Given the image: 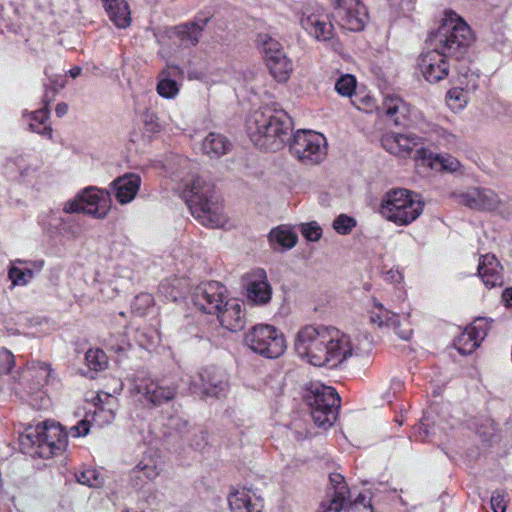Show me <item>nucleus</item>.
I'll return each mask as SVG.
<instances>
[{
  "instance_id": "1",
  "label": "nucleus",
  "mask_w": 512,
  "mask_h": 512,
  "mask_svg": "<svg viewBox=\"0 0 512 512\" xmlns=\"http://www.w3.org/2000/svg\"><path fill=\"white\" fill-rule=\"evenodd\" d=\"M294 349L308 365L332 369L352 356L347 335L333 326L306 325L296 334Z\"/></svg>"
},
{
  "instance_id": "2",
  "label": "nucleus",
  "mask_w": 512,
  "mask_h": 512,
  "mask_svg": "<svg viewBox=\"0 0 512 512\" xmlns=\"http://www.w3.org/2000/svg\"><path fill=\"white\" fill-rule=\"evenodd\" d=\"M473 36L468 25L456 15L446 17L428 38V50L420 56V69L430 83H437L447 77L449 65L446 58L460 48L468 46Z\"/></svg>"
},
{
  "instance_id": "3",
  "label": "nucleus",
  "mask_w": 512,
  "mask_h": 512,
  "mask_svg": "<svg viewBox=\"0 0 512 512\" xmlns=\"http://www.w3.org/2000/svg\"><path fill=\"white\" fill-rule=\"evenodd\" d=\"M182 196L191 214L202 225L220 228L227 223V216L215 196L214 187L206 178L199 175L189 178L184 184Z\"/></svg>"
},
{
  "instance_id": "4",
  "label": "nucleus",
  "mask_w": 512,
  "mask_h": 512,
  "mask_svg": "<svg viewBox=\"0 0 512 512\" xmlns=\"http://www.w3.org/2000/svg\"><path fill=\"white\" fill-rule=\"evenodd\" d=\"M291 130V119L284 112L257 111L247 121L248 136L255 145L260 147H282Z\"/></svg>"
},
{
  "instance_id": "5",
  "label": "nucleus",
  "mask_w": 512,
  "mask_h": 512,
  "mask_svg": "<svg viewBox=\"0 0 512 512\" xmlns=\"http://www.w3.org/2000/svg\"><path fill=\"white\" fill-rule=\"evenodd\" d=\"M20 441L31 455L48 459L65 450L67 436L60 424L44 422L26 429Z\"/></svg>"
},
{
  "instance_id": "6",
  "label": "nucleus",
  "mask_w": 512,
  "mask_h": 512,
  "mask_svg": "<svg viewBox=\"0 0 512 512\" xmlns=\"http://www.w3.org/2000/svg\"><path fill=\"white\" fill-rule=\"evenodd\" d=\"M380 212L385 219L396 225H408L419 217L422 204L408 190L396 189L386 194Z\"/></svg>"
},
{
  "instance_id": "7",
  "label": "nucleus",
  "mask_w": 512,
  "mask_h": 512,
  "mask_svg": "<svg viewBox=\"0 0 512 512\" xmlns=\"http://www.w3.org/2000/svg\"><path fill=\"white\" fill-rule=\"evenodd\" d=\"M247 345L266 358H278L286 348L285 338L275 326L258 324L246 334Z\"/></svg>"
},
{
  "instance_id": "8",
  "label": "nucleus",
  "mask_w": 512,
  "mask_h": 512,
  "mask_svg": "<svg viewBox=\"0 0 512 512\" xmlns=\"http://www.w3.org/2000/svg\"><path fill=\"white\" fill-rule=\"evenodd\" d=\"M310 405L314 422L322 428L333 425L338 416L340 398L336 391L329 386H321L313 392Z\"/></svg>"
},
{
  "instance_id": "9",
  "label": "nucleus",
  "mask_w": 512,
  "mask_h": 512,
  "mask_svg": "<svg viewBox=\"0 0 512 512\" xmlns=\"http://www.w3.org/2000/svg\"><path fill=\"white\" fill-rule=\"evenodd\" d=\"M325 138L317 132L298 130L290 143L291 153L302 162H319L324 155Z\"/></svg>"
},
{
  "instance_id": "10",
  "label": "nucleus",
  "mask_w": 512,
  "mask_h": 512,
  "mask_svg": "<svg viewBox=\"0 0 512 512\" xmlns=\"http://www.w3.org/2000/svg\"><path fill=\"white\" fill-rule=\"evenodd\" d=\"M103 194L93 188L85 189L74 199L69 200L65 206L66 213H86L96 217H103L107 213Z\"/></svg>"
},
{
  "instance_id": "11",
  "label": "nucleus",
  "mask_w": 512,
  "mask_h": 512,
  "mask_svg": "<svg viewBox=\"0 0 512 512\" xmlns=\"http://www.w3.org/2000/svg\"><path fill=\"white\" fill-rule=\"evenodd\" d=\"M265 53L270 74L279 83L289 80L293 71L292 63L272 39L265 42Z\"/></svg>"
},
{
  "instance_id": "12",
  "label": "nucleus",
  "mask_w": 512,
  "mask_h": 512,
  "mask_svg": "<svg viewBox=\"0 0 512 512\" xmlns=\"http://www.w3.org/2000/svg\"><path fill=\"white\" fill-rule=\"evenodd\" d=\"M184 70L176 64H167L157 78L156 91L159 96L165 99H174L180 91L177 79H182Z\"/></svg>"
},
{
  "instance_id": "13",
  "label": "nucleus",
  "mask_w": 512,
  "mask_h": 512,
  "mask_svg": "<svg viewBox=\"0 0 512 512\" xmlns=\"http://www.w3.org/2000/svg\"><path fill=\"white\" fill-rule=\"evenodd\" d=\"M344 25L351 31H360L366 22V9L359 0H337Z\"/></svg>"
},
{
  "instance_id": "14",
  "label": "nucleus",
  "mask_w": 512,
  "mask_h": 512,
  "mask_svg": "<svg viewBox=\"0 0 512 512\" xmlns=\"http://www.w3.org/2000/svg\"><path fill=\"white\" fill-rule=\"evenodd\" d=\"M415 159L419 165L427 166L437 172L454 173L461 168V163L456 158L433 154L425 149H418Z\"/></svg>"
},
{
  "instance_id": "15",
  "label": "nucleus",
  "mask_w": 512,
  "mask_h": 512,
  "mask_svg": "<svg viewBox=\"0 0 512 512\" xmlns=\"http://www.w3.org/2000/svg\"><path fill=\"white\" fill-rule=\"evenodd\" d=\"M195 305L202 311L215 314L222 307L223 292L217 283H209L195 294Z\"/></svg>"
},
{
  "instance_id": "16",
  "label": "nucleus",
  "mask_w": 512,
  "mask_h": 512,
  "mask_svg": "<svg viewBox=\"0 0 512 512\" xmlns=\"http://www.w3.org/2000/svg\"><path fill=\"white\" fill-rule=\"evenodd\" d=\"M461 202L472 209L494 211L502 203L498 194L490 190H474L460 195Z\"/></svg>"
},
{
  "instance_id": "17",
  "label": "nucleus",
  "mask_w": 512,
  "mask_h": 512,
  "mask_svg": "<svg viewBox=\"0 0 512 512\" xmlns=\"http://www.w3.org/2000/svg\"><path fill=\"white\" fill-rule=\"evenodd\" d=\"M502 266L494 254H484L479 259L478 274L489 288L501 286Z\"/></svg>"
},
{
  "instance_id": "18",
  "label": "nucleus",
  "mask_w": 512,
  "mask_h": 512,
  "mask_svg": "<svg viewBox=\"0 0 512 512\" xmlns=\"http://www.w3.org/2000/svg\"><path fill=\"white\" fill-rule=\"evenodd\" d=\"M215 314L220 324L229 331H238L244 327L242 305L237 300L226 301Z\"/></svg>"
},
{
  "instance_id": "19",
  "label": "nucleus",
  "mask_w": 512,
  "mask_h": 512,
  "mask_svg": "<svg viewBox=\"0 0 512 512\" xmlns=\"http://www.w3.org/2000/svg\"><path fill=\"white\" fill-rule=\"evenodd\" d=\"M246 297L248 301L254 305H265L270 302L272 287L266 275H261L258 279L248 283L246 287Z\"/></svg>"
},
{
  "instance_id": "20",
  "label": "nucleus",
  "mask_w": 512,
  "mask_h": 512,
  "mask_svg": "<svg viewBox=\"0 0 512 512\" xmlns=\"http://www.w3.org/2000/svg\"><path fill=\"white\" fill-rule=\"evenodd\" d=\"M139 186L140 177L135 174L119 177L113 182L115 196L122 204L128 203L134 199Z\"/></svg>"
},
{
  "instance_id": "21",
  "label": "nucleus",
  "mask_w": 512,
  "mask_h": 512,
  "mask_svg": "<svg viewBox=\"0 0 512 512\" xmlns=\"http://www.w3.org/2000/svg\"><path fill=\"white\" fill-rule=\"evenodd\" d=\"M228 503L232 512H259L252 503L250 491L246 488L232 490L228 496Z\"/></svg>"
},
{
  "instance_id": "22",
  "label": "nucleus",
  "mask_w": 512,
  "mask_h": 512,
  "mask_svg": "<svg viewBox=\"0 0 512 512\" xmlns=\"http://www.w3.org/2000/svg\"><path fill=\"white\" fill-rule=\"evenodd\" d=\"M417 145L416 141L401 134L390 135L384 139V146L393 154L405 156Z\"/></svg>"
},
{
  "instance_id": "23",
  "label": "nucleus",
  "mask_w": 512,
  "mask_h": 512,
  "mask_svg": "<svg viewBox=\"0 0 512 512\" xmlns=\"http://www.w3.org/2000/svg\"><path fill=\"white\" fill-rule=\"evenodd\" d=\"M203 150L206 154L220 157L227 153L230 143L227 139L217 133H209L203 141Z\"/></svg>"
},
{
  "instance_id": "24",
  "label": "nucleus",
  "mask_w": 512,
  "mask_h": 512,
  "mask_svg": "<svg viewBox=\"0 0 512 512\" xmlns=\"http://www.w3.org/2000/svg\"><path fill=\"white\" fill-rule=\"evenodd\" d=\"M269 241L274 247L278 245L283 249H290L296 244L297 235L290 228L280 226L270 232Z\"/></svg>"
},
{
  "instance_id": "25",
  "label": "nucleus",
  "mask_w": 512,
  "mask_h": 512,
  "mask_svg": "<svg viewBox=\"0 0 512 512\" xmlns=\"http://www.w3.org/2000/svg\"><path fill=\"white\" fill-rule=\"evenodd\" d=\"M379 112H384L387 116L393 117L395 114L400 113L405 117L408 113L407 105L398 97L386 96L378 107Z\"/></svg>"
},
{
  "instance_id": "26",
  "label": "nucleus",
  "mask_w": 512,
  "mask_h": 512,
  "mask_svg": "<svg viewBox=\"0 0 512 512\" xmlns=\"http://www.w3.org/2000/svg\"><path fill=\"white\" fill-rule=\"evenodd\" d=\"M302 24L305 27L308 25L314 26V35L318 40L326 41L331 37V24L320 21L314 16H307L302 20Z\"/></svg>"
},
{
  "instance_id": "27",
  "label": "nucleus",
  "mask_w": 512,
  "mask_h": 512,
  "mask_svg": "<svg viewBox=\"0 0 512 512\" xmlns=\"http://www.w3.org/2000/svg\"><path fill=\"white\" fill-rule=\"evenodd\" d=\"M202 31L203 25L196 22L184 24L178 28V34L181 36L182 40L187 41L192 46L198 44Z\"/></svg>"
},
{
  "instance_id": "28",
  "label": "nucleus",
  "mask_w": 512,
  "mask_h": 512,
  "mask_svg": "<svg viewBox=\"0 0 512 512\" xmlns=\"http://www.w3.org/2000/svg\"><path fill=\"white\" fill-rule=\"evenodd\" d=\"M347 489L345 486L339 487L333 498L327 503H322L318 512H341L346 500Z\"/></svg>"
},
{
  "instance_id": "29",
  "label": "nucleus",
  "mask_w": 512,
  "mask_h": 512,
  "mask_svg": "<svg viewBox=\"0 0 512 512\" xmlns=\"http://www.w3.org/2000/svg\"><path fill=\"white\" fill-rule=\"evenodd\" d=\"M456 345L460 353L470 354L480 345V341L466 328L459 336Z\"/></svg>"
},
{
  "instance_id": "30",
  "label": "nucleus",
  "mask_w": 512,
  "mask_h": 512,
  "mask_svg": "<svg viewBox=\"0 0 512 512\" xmlns=\"http://www.w3.org/2000/svg\"><path fill=\"white\" fill-rule=\"evenodd\" d=\"M147 398L153 404H162L166 401L172 400L175 392L170 388L155 387L154 389H147Z\"/></svg>"
},
{
  "instance_id": "31",
  "label": "nucleus",
  "mask_w": 512,
  "mask_h": 512,
  "mask_svg": "<svg viewBox=\"0 0 512 512\" xmlns=\"http://www.w3.org/2000/svg\"><path fill=\"white\" fill-rule=\"evenodd\" d=\"M335 89L342 96H352L356 89L355 77L350 74L341 76L335 84Z\"/></svg>"
},
{
  "instance_id": "32",
  "label": "nucleus",
  "mask_w": 512,
  "mask_h": 512,
  "mask_svg": "<svg viewBox=\"0 0 512 512\" xmlns=\"http://www.w3.org/2000/svg\"><path fill=\"white\" fill-rule=\"evenodd\" d=\"M86 361L89 367L95 371L102 370L107 366V357L102 350H89L86 353Z\"/></svg>"
},
{
  "instance_id": "33",
  "label": "nucleus",
  "mask_w": 512,
  "mask_h": 512,
  "mask_svg": "<svg viewBox=\"0 0 512 512\" xmlns=\"http://www.w3.org/2000/svg\"><path fill=\"white\" fill-rule=\"evenodd\" d=\"M386 325L394 328L399 336L403 339H409L412 335V330L409 327L402 328L400 323V317L390 311H385Z\"/></svg>"
},
{
  "instance_id": "34",
  "label": "nucleus",
  "mask_w": 512,
  "mask_h": 512,
  "mask_svg": "<svg viewBox=\"0 0 512 512\" xmlns=\"http://www.w3.org/2000/svg\"><path fill=\"white\" fill-rule=\"evenodd\" d=\"M8 277L14 286L26 285L28 281L33 277V271L30 269L21 270L18 267L12 265L9 269Z\"/></svg>"
},
{
  "instance_id": "35",
  "label": "nucleus",
  "mask_w": 512,
  "mask_h": 512,
  "mask_svg": "<svg viewBox=\"0 0 512 512\" xmlns=\"http://www.w3.org/2000/svg\"><path fill=\"white\" fill-rule=\"evenodd\" d=\"M490 328V322L487 318L478 317L476 318L467 329L472 333L478 341H482Z\"/></svg>"
},
{
  "instance_id": "36",
  "label": "nucleus",
  "mask_w": 512,
  "mask_h": 512,
  "mask_svg": "<svg viewBox=\"0 0 512 512\" xmlns=\"http://www.w3.org/2000/svg\"><path fill=\"white\" fill-rule=\"evenodd\" d=\"M227 383L216 377H208L204 385V394L210 397H219L226 389Z\"/></svg>"
},
{
  "instance_id": "37",
  "label": "nucleus",
  "mask_w": 512,
  "mask_h": 512,
  "mask_svg": "<svg viewBox=\"0 0 512 512\" xmlns=\"http://www.w3.org/2000/svg\"><path fill=\"white\" fill-rule=\"evenodd\" d=\"M450 105L455 109H462L466 106L468 99L467 94L463 88L455 87L447 93Z\"/></svg>"
},
{
  "instance_id": "38",
  "label": "nucleus",
  "mask_w": 512,
  "mask_h": 512,
  "mask_svg": "<svg viewBox=\"0 0 512 512\" xmlns=\"http://www.w3.org/2000/svg\"><path fill=\"white\" fill-rule=\"evenodd\" d=\"M355 225V220L347 215H340L333 222V228L342 235L348 234Z\"/></svg>"
},
{
  "instance_id": "39",
  "label": "nucleus",
  "mask_w": 512,
  "mask_h": 512,
  "mask_svg": "<svg viewBox=\"0 0 512 512\" xmlns=\"http://www.w3.org/2000/svg\"><path fill=\"white\" fill-rule=\"evenodd\" d=\"M303 236L309 241H318L322 235V229L315 222L303 224L301 226Z\"/></svg>"
},
{
  "instance_id": "40",
  "label": "nucleus",
  "mask_w": 512,
  "mask_h": 512,
  "mask_svg": "<svg viewBox=\"0 0 512 512\" xmlns=\"http://www.w3.org/2000/svg\"><path fill=\"white\" fill-rule=\"evenodd\" d=\"M15 366L14 356L11 352L3 350L0 352V373L9 374Z\"/></svg>"
},
{
  "instance_id": "41",
  "label": "nucleus",
  "mask_w": 512,
  "mask_h": 512,
  "mask_svg": "<svg viewBox=\"0 0 512 512\" xmlns=\"http://www.w3.org/2000/svg\"><path fill=\"white\" fill-rule=\"evenodd\" d=\"M348 512H373L370 500L365 496L359 495L348 507Z\"/></svg>"
},
{
  "instance_id": "42",
  "label": "nucleus",
  "mask_w": 512,
  "mask_h": 512,
  "mask_svg": "<svg viewBox=\"0 0 512 512\" xmlns=\"http://www.w3.org/2000/svg\"><path fill=\"white\" fill-rule=\"evenodd\" d=\"M80 483L88 485V486H98L100 485V481L98 479V474L95 471H85L80 474L78 477Z\"/></svg>"
},
{
  "instance_id": "43",
  "label": "nucleus",
  "mask_w": 512,
  "mask_h": 512,
  "mask_svg": "<svg viewBox=\"0 0 512 512\" xmlns=\"http://www.w3.org/2000/svg\"><path fill=\"white\" fill-rule=\"evenodd\" d=\"M137 469L144 473L145 475H147L148 477H155L158 472H157V467L156 465L150 461V462H145V461H140L138 464H137Z\"/></svg>"
},
{
  "instance_id": "44",
  "label": "nucleus",
  "mask_w": 512,
  "mask_h": 512,
  "mask_svg": "<svg viewBox=\"0 0 512 512\" xmlns=\"http://www.w3.org/2000/svg\"><path fill=\"white\" fill-rule=\"evenodd\" d=\"M90 430V422L86 420H81L76 426L71 429L73 436L80 437L85 436L89 433Z\"/></svg>"
},
{
  "instance_id": "45",
  "label": "nucleus",
  "mask_w": 512,
  "mask_h": 512,
  "mask_svg": "<svg viewBox=\"0 0 512 512\" xmlns=\"http://www.w3.org/2000/svg\"><path fill=\"white\" fill-rule=\"evenodd\" d=\"M145 124V128L148 132H151V133H160L162 131V125L161 123L157 120L156 117L154 116H151L149 118H147L144 122Z\"/></svg>"
},
{
  "instance_id": "46",
  "label": "nucleus",
  "mask_w": 512,
  "mask_h": 512,
  "mask_svg": "<svg viewBox=\"0 0 512 512\" xmlns=\"http://www.w3.org/2000/svg\"><path fill=\"white\" fill-rule=\"evenodd\" d=\"M491 508L493 512H505L506 501L502 495H496L491 498Z\"/></svg>"
},
{
  "instance_id": "47",
  "label": "nucleus",
  "mask_w": 512,
  "mask_h": 512,
  "mask_svg": "<svg viewBox=\"0 0 512 512\" xmlns=\"http://www.w3.org/2000/svg\"><path fill=\"white\" fill-rule=\"evenodd\" d=\"M386 277L391 283L400 284L404 281L403 273L398 269H390L386 272Z\"/></svg>"
},
{
  "instance_id": "48",
  "label": "nucleus",
  "mask_w": 512,
  "mask_h": 512,
  "mask_svg": "<svg viewBox=\"0 0 512 512\" xmlns=\"http://www.w3.org/2000/svg\"><path fill=\"white\" fill-rule=\"evenodd\" d=\"M502 299L506 307L512 308V288H507L503 292Z\"/></svg>"
},
{
  "instance_id": "49",
  "label": "nucleus",
  "mask_w": 512,
  "mask_h": 512,
  "mask_svg": "<svg viewBox=\"0 0 512 512\" xmlns=\"http://www.w3.org/2000/svg\"><path fill=\"white\" fill-rule=\"evenodd\" d=\"M371 321L373 323L378 324L380 327L386 325V318H385V312L382 314H377L371 317Z\"/></svg>"
},
{
  "instance_id": "50",
  "label": "nucleus",
  "mask_w": 512,
  "mask_h": 512,
  "mask_svg": "<svg viewBox=\"0 0 512 512\" xmlns=\"http://www.w3.org/2000/svg\"><path fill=\"white\" fill-rule=\"evenodd\" d=\"M67 110H68V106L66 103H59L57 106H56V114L58 116H63L67 113Z\"/></svg>"
},
{
  "instance_id": "51",
  "label": "nucleus",
  "mask_w": 512,
  "mask_h": 512,
  "mask_svg": "<svg viewBox=\"0 0 512 512\" xmlns=\"http://www.w3.org/2000/svg\"><path fill=\"white\" fill-rule=\"evenodd\" d=\"M80 71H81V70H80V68H79V67H74V68H72V69L69 71V73H70L71 77L75 78V77H77V76L80 74Z\"/></svg>"
},
{
  "instance_id": "52",
  "label": "nucleus",
  "mask_w": 512,
  "mask_h": 512,
  "mask_svg": "<svg viewBox=\"0 0 512 512\" xmlns=\"http://www.w3.org/2000/svg\"><path fill=\"white\" fill-rule=\"evenodd\" d=\"M93 403L95 406H100L102 403H103V399H102V396L100 394H98L94 399H93Z\"/></svg>"
}]
</instances>
